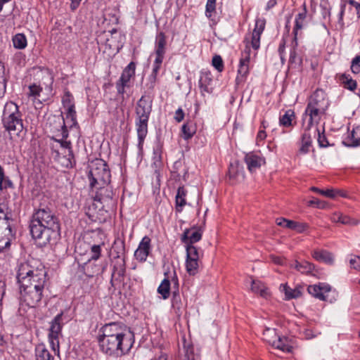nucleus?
<instances>
[{"mask_svg":"<svg viewBox=\"0 0 360 360\" xmlns=\"http://www.w3.org/2000/svg\"><path fill=\"white\" fill-rule=\"evenodd\" d=\"M184 352L185 355V360H194V352L193 350V347L191 346H184Z\"/></svg>","mask_w":360,"mask_h":360,"instance_id":"58","label":"nucleus"},{"mask_svg":"<svg viewBox=\"0 0 360 360\" xmlns=\"http://www.w3.org/2000/svg\"><path fill=\"white\" fill-rule=\"evenodd\" d=\"M251 290L254 293L259 294L264 298H267L270 295L269 289L259 281H252Z\"/></svg>","mask_w":360,"mask_h":360,"instance_id":"31","label":"nucleus"},{"mask_svg":"<svg viewBox=\"0 0 360 360\" xmlns=\"http://www.w3.org/2000/svg\"><path fill=\"white\" fill-rule=\"evenodd\" d=\"M325 110L311 108L307 105L304 113L303 115V126L306 128V131H311L313 126L317 125L322 116L326 114Z\"/></svg>","mask_w":360,"mask_h":360,"instance_id":"9","label":"nucleus"},{"mask_svg":"<svg viewBox=\"0 0 360 360\" xmlns=\"http://www.w3.org/2000/svg\"><path fill=\"white\" fill-rule=\"evenodd\" d=\"M279 335L277 334L276 329L266 328L263 331V338L265 341L273 345L274 342L278 339Z\"/></svg>","mask_w":360,"mask_h":360,"instance_id":"41","label":"nucleus"},{"mask_svg":"<svg viewBox=\"0 0 360 360\" xmlns=\"http://www.w3.org/2000/svg\"><path fill=\"white\" fill-rule=\"evenodd\" d=\"M308 292L313 297L322 300H328V294L331 292V286L326 283L310 285L307 288Z\"/></svg>","mask_w":360,"mask_h":360,"instance_id":"12","label":"nucleus"},{"mask_svg":"<svg viewBox=\"0 0 360 360\" xmlns=\"http://www.w3.org/2000/svg\"><path fill=\"white\" fill-rule=\"evenodd\" d=\"M294 117V112L289 110L285 112L279 119L281 125L290 127L292 124V118Z\"/></svg>","mask_w":360,"mask_h":360,"instance_id":"45","label":"nucleus"},{"mask_svg":"<svg viewBox=\"0 0 360 360\" xmlns=\"http://www.w3.org/2000/svg\"><path fill=\"white\" fill-rule=\"evenodd\" d=\"M101 248L100 245H94L91 247V257L89 260H97L101 256Z\"/></svg>","mask_w":360,"mask_h":360,"instance_id":"51","label":"nucleus"},{"mask_svg":"<svg viewBox=\"0 0 360 360\" xmlns=\"http://www.w3.org/2000/svg\"><path fill=\"white\" fill-rule=\"evenodd\" d=\"M16 279L20 286V305L37 307L44 296L47 272L44 266L34 259L20 262L16 267ZM22 307L19 312L22 314Z\"/></svg>","mask_w":360,"mask_h":360,"instance_id":"1","label":"nucleus"},{"mask_svg":"<svg viewBox=\"0 0 360 360\" xmlns=\"http://www.w3.org/2000/svg\"><path fill=\"white\" fill-rule=\"evenodd\" d=\"M313 134L315 135L318 134L317 141L320 147H327L328 146V141L323 133H321L320 130L315 127L314 129Z\"/></svg>","mask_w":360,"mask_h":360,"instance_id":"48","label":"nucleus"},{"mask_svg":"<svg viewBox=\"0 0 360 360\" xmlns=\"http://www.w3.org/2000/svg\"><path fill=\"white\" fill-rule=\"evenodd\" d=\"M350 68L354 74L360 73V55L355 56L352 60Z\"/></svg>","mask_w":360,"mask_h":360,"instance_id":"50","label":"nucleus"},{"mask_svg":"<svg viewBox=\"0 0 360 360\" xmlns=\"http://www.w3.org/2000/svg\"><path fill=\"white\" fill-rule=\"evenodd\" d=\"M63 312L58 314L51 322V326L48 336L59 337L63 328Z\"/></svg>","mask_w":360,"mask_h":360,"instance_id":"25","label":"nucleus"},{"mask_svg":"<svg viewBox=\"0 0 360 360\" xmlns=\"http://www.w3.org/2000/svg\"><path fill=\"white\" fill-rule=\"evenodd\" d=\"M266 20L264 18L257 19L250 41L248 38H245L244 40L245 47L241 53V58L239 61L238 75L236 78L237 85L244 83L246 80L250 72V46L255 51L259 49L260 38L264 30Z\"/></svg>","mask_w":360,"mask_h":360,"instance_id":"4","label":"nucleus"},{"mask_svg":"<svg viewBox=\"0 0 360 360\" xmlns=\"http://www.w3.org/2000/svg\"><path fill=\"white\" fill-rule=\"evenodd\" d=\"M197 130L196 124L193 121H187L181 127L182 137L184 140L191 139Z\"/></svg>","mask_w":360,"mask_h":360,"instance_id":"30","label":"nucleus"},{"mask_svg":"<svg viewBox=\"0 0 360 360\" xmlns=\"http://www.w3.org/2000/svg\"><path fill=\"white\" fill-rule=\"evenodd\" d=\"M13 43L15 48L23 49L27 46V39L23 34H17L13 37Z\"/></svg>","mask_w":360,"mask_h":360,"instance_id":"43","label":"nucleus"},{"mask_svg":"<svg viewBox=\"0 0 360 360\" xmlns=\"http://www.w3.org/2000/svg\"><path fill=\"white\" fill-rule=\"evenodd\" d=\"M167 39L163 32L157 34L155 41L154 53L155 56L165 58L166 53Z\"/></svg>","mask_w":360,"mask_h":360,"instance_id":"19","label":"nucleus"},{"mask_svg":"<svg viewBox=\"0 0 360 360\" xmlns=\"http://www.w3.org/2000/svg\"><path fill=\"white\" fill-rule=\"evenodd\" d=\"M152 98L149 96H142L137 101L136 105V118L149 120L152 111Z\"/></svg>","mask_w":360,"mask_h":360,"instance_id":"10","label":"nucleus"},{"mask_svg":"<svg viewBox=\"0 0 360 360\" xmlns=\"http://www.w3.org/2000/svg\"><path fill=\"white\" fill-rule=\"evenodd\" d=\"M216 0H207L206 4L205 14L206 16L210 18L212 13L215 11Z\"/></svg>","mask_w":360,"mask_h":360,"instance_id":"52","label":"nucleus"},{"mask_svg":"<svg viewBox=\"0 0 360 360\" xmlns=\"http://www.w3.org/2000/svg\"><path fill=\"white\" fill-rule=\"evenodd\" d=\"M184 110L181 108H179L175 112L174 120L177 122H180L184 120Z\"/></svg>","mask_w":360,"mask_h":360,"instance_id":"64","label":"nucleus"},{"mask_svg":"<svg viewBox=\"0 0 360 360\" xmlns=\"http://www.w3.org/2000/svg\"><path fill=\"white\" fill-rule=\"evenodd\" d=\"M97 340L101 350L110 356L127 354L134 343V335L130 329L120 322H110L99 330Z\"/></svg>","mask_w":360,"mask_h":360,"instance_id":"2","label":"nucleus"},{"mask_svg":"<svg viewBox=\"0 0 360 360\" xmlns=\"http://www.w3.org/2000/svg\"><path fill=\"white\" fill-rule=\"evenodd\" d=\"M302 135V145L299 149V153L301 154H307L309 151V148L311 145V138L310 131H306Z\"/></svg>","mask_w":360,"mask_h":360,"instance_id":"35","label":"nucleus"},{"mask_svg":"<svg viewBox=\"0 0 360 360\" xmlns=\"http://www.w3.org/2000/svg\"><path fill=\"white\" fill-rule=\"evenodd\" d=\"M29 227L30 234L38 246L56 244L60 238L59 219L49 207L37 210L32 214Z\"/></svg>","mask_w":360,"mask_h":360,"instance_id":"3","label":"nucleus"},{"mask_svg":"<svg viewBox=\"0 0 360 360\" xmlns=\"http://www.w3.org/2000/svg\"><path fill=\"white\" fill-rule=\"evenodd\" d=\"M200 261L186 259V269L190 276H195L198 273Z\"/></svg>","mask_w":360,"mask_h":360,"instance_id":"40","label":"nucleus"},{"mask_svg":"<svg viewBox=\"0 0 360 360\" xmlns=\"http://www.w3.org/2000/svg\"><path fill=\"white\" fill-rule=\"evenodd\" d=\"M129 86V84H124L122 82H120L119 81H117L116 82V89H117V91L119 94H121V95H124V94L125 93V87H127Z\"/></svg>","mask_w":360,"mask_h":360,"instance_id":"61","label":"nucleus"},{"mask_svg":"<svg viewBox=\"0 0 360 360\" xmlns=\"http://www.w3.org/2000/svg\"><path fill=\"white\" fill-rule=\"evenodd\" d=\"M311 190L330 198H335L338 196L346 197V195L342 191L339 190H321L316 187H312Z\"/></svg>","mask_w":360,"mask_h":360,"instance_id":"39","label":"nucleus"},{"mask_svg":"<svg viewBox=\"0 0 360 360\" xmlns=\"http://www.w3.org/2000/svg\"><path fill=\"white\" fill-rule=\"evenodd\" d=\"M51 150L56 153V158L58 162L65 168H72L75 165V160L72 150H70L67 154L65 151L63 153V155H60V153L58 149H55V146H51Z\"/></svg>","mask_w":360,"mask_h":360,"instance_id":"15","label":"nucleus"},{"mask_svg":"<svg viewBox=\"0 0 360 360\" xmlns=\"http://www.w3.org/2000/svg\"><path fill=\"white\" fill-rule=\"evenodd\" d=\"M186 193L187 191L184 186H181L178 188L175 198L176 210L177 212H181L183 207L186 205Z\"/></svg>","mask_w":360,"mask_h":360,"instance_id":"32","label":"nucleus"},{"mask_svg":"<svg viewBox=\"0 0 360 360\" xmlns=\"http://www.w3.org/2000/svg\"><path fill=\"white\" fill-rule=\"evenodd\" d=\"M163 300H167L170 295V281L167 278H164L157 290Z\"/></svg>","mask_w":360,"mask_h":360,"instance_id":"36","label":"nucleus"},{"mask_svg":"<svg viewBox=\"0 0 360 360\" xmlns=\"http://www.w3.org/2000/svg\"><path fill=\"white\" fill-rule=\"evenodd\" d=\"M62 102L64 107L75 105L73 103V97L68 91L65 94Z\"/></svg>","mask_w":360,"mask_h":360,"instance_id":"57","label":"nucleus"},{"mask_svg":"<svg viewBox=\"0 0 360 360\" xmlns=\"http://www.w3.org/2000/svg\"><path fill=\"white\" fill-rule=\"evenodd\" d=\"M150 238L144 236L140 242L138 248L134 252V257L140 262H145L150 250Z\"/></svg>","mask_w":360,"mask_h":360,"instance_id":"16","label":"nucleus"},{"mask_svg":"<svg viewBox=\"0 0 360 360\" xmlns=\"http://www.w3.org/2000/svg\"><path fill=\"white\" fill-rule=\"evenodd\" d=\"M342 82L344 87L350 91H354L356 89L357 83L355 80L352 79L349 75H342Z\"/></svg>","mask_w":360,"mask_h":360,"instance_id":"47","label":"nucleus"},{"mask_svg":"<svg viewBox=\"0 0 360 360\" xmlns=\"http://www.w3.org/2000/svg\"><path fill=\"white\" fill-rule=\"evenodd\" d=\"M330 105L326 93L321 89L316 90L311 96L307 106L326 111Z\"/></svg>","mask_w":360,"mask_h":360,"instance_id":"11","label":"nucleus"},{"mask_svg":"<svg viewBox=\"0 0 360 360\" xmlns=\"http://www.w3.org/2000/svg\"><path fill=\"white\" fill-rule=\"evenodd\" d=\"M307 8H306V6L304 4L302 11L299 13L295 18V26H294L293 31H292V33L294 35L293 41L295 42V46L298 45V43H297L298 31L302 30L305 25V20L307 18Z\"/></svg>","mask_w":360,"mask_h":360,"instance_id":"18","label":"nucleus"},{"mask_svg":"<svg viewBox=\"0 0 360 360\" xmlns=\"http://www.w3.org/2000/svg\"><path fill=\"white\" fill-rule=\"evenodd\" d=\"M180 297H179V292L178 290H174L172 292V306L177 307L179 308V303H180Z\"/></svg>","mask_w":360,"mask_h":360,"instance_id":"60","label":"nucleus"},{"mask_svg":"<svg viewBox=\"0 0 360 360\" xmlns=\"http://www.w3.org/2000/svg\"><path fill=\"white\" fill-rule=\"evenodd\" d=\"M89 179L90 186L110 184V172L106 162L101 159H96L89 166Z\"/></svg>","mask_w":360,"mask_h":360,"instance_id":"6","label":"nucleus"},{"mask_svg":"<svg viewBox=\"0 0 360 360\" xmlns=\"http://www.w3.org/2000/svg\"><path fill=\"white\" fill-rule=\"evenodd\" d=\"M12 214L8 206L0 203V252L8 249L15 239V231L13 229Z\"/></svg>","mask_w":360,"mask_h":360,"instance_id":"5","label":"nucleus"},{"mask_svg":"<svg viewBox=\"0 0 360 360\" xmlns=\"http://www.w3.org/2000/svg\"><path fill=\"white\" fill-rule=\"evenodd\" d=\"M13 186L11 180L5 176L4 169L0 165V190L2 191L8 188H12Z\"/></svg>","mask_w":360,"mask_h":360,"instance_id":"44","label":"nucleus"},{"mask_svg":"<svg viewBox=\"0 0 360 360\" xmlns=\"http://www.w3.org/2000/svg\"><path fill=\"white\" fill-rule=\"evenodd\" d=\"M309 205L319 208H323L325 207L324 202L317 198H314L309 201Z\"/></svg>","mask_w":360,"mask_h":360,"instance_id":"63","label":"nucleus"},{"mask_svg":"<svg viewBox=\"0 0 360 360\" xmlns=\"http://www.w3.org/2000/svg\"><path fill=\"white\" fill-rule=\"evenodd\" d=\"M135 70L136 63L134 62H130L122 71L118 81L129 84L131 78L135 75Z\"/></svg>","mask_w":360,"mask_h":360,"instance_id":"29","label":"nucleus"},{"mask_svg":"<svg viewBox=\"0 0 360 360\" xmlns=\"http://www.w3.org/2000/svg\"><path fill=\"white\" fill-rule=\"evenodd\" d=\"M112 254L114 258L117 261L114 264L112 274V279L115 278L116 280L122 281L124 279L126 268H125V245L123 240H115L112 247Z\"/></svg>","mask_w":360,"mask_h":360,"instance_id":"7","label":"nucleus"},{"mask_svg":"<svg viewBox=\"0 0 360 360\" xmlns=\"http://www.w3.org/2000/svg\"><path fill=\"white\" fill-rule=\"evenodd\" d=\"M245 162L247 164L248 170L250 172H253L265 163V160L263 157L254 153H249L245 156Z\"/></svg>","mask_w":360,"mask_h":360,"instance_id":"17","label":"nucleus"},{"mask_svg":"<svg viewBox=\"0 0 360 360\" xmlns=\"http://www.w3.org/2000/svg\"><path fill=\"white\" fill-rule=\"evenodd\" d=\"M311 255L316 261L326 264H331L334 261L333 255L325 250H315L312 252Z\"/></svg>","mask_w":360,"mask_h":360,"instance_id":"26","label":"nucleus"},{"mask_svg":"<svg viewBox=\"0 0 360 360\" xmlns=\"http://www.w3.org/2000/svg\"><path fill=\"white\" fill-rule=\"evenodd\" d=\"M290 267L295 269L297 271L303 274L314 275V265L306 260H295L290 264Z\"/></svg>","mask_w":360,"mask_h":360,"instance_id":"21","label":"nucleus"},{"mask_svg":"<svg viewBox=\"0 0 360 360\" xmlns=\"http://www.w3.org/2000/svg\"><path fill=\"white\" fill-rule=\"evenodd\" d=\"M148 119L136 118L135 124L139 139V145L142 146L148 134Z\"/></svg>","mask_w":360,"mask_h":360,"instance_id":"22","label":"nucleus"},{"mask_svg":"<svg viewBox=\"0 0 360 360\" xmlns=\"http://www.w3.org/2000/svg\"><path fill=\"white\" fill-rule=\"evenodd\" d=\"M342 143L348 147L360 146V126L354 127L349 132Z\"/></svg>","mask_w":360,"mask_h":360,"instance_id":"23","label":"nucleus"},{"mask_svg":"<svg viewBox=\"0 0 360 360\" xmlns=\"http://www.w3.org/2000/svg\"><path fill=\"white\" fill-rule=\"evenodd\" d=\"M186 259H194L200 261L202 257V251L200 252L199 249L193 245H186Z\"/></svg>","mask_w":360,"mask_h":360,"instance_id":"37","label":"nucleus"},{"mask_svg":"<svg viewBox=\"0 0 360 360\" xmlns=\"http://www.w3.org/2000/svg\"><path fill=\"white\" fill-rule=\"evenodd\" d=\"M22 116L18 106L13 101L6 103L2 115V122L11 118L14 119Z\"/></svg>","mask_w":360,"mask_h":360,"instance_id":"20","label":"nucleus"},{"mask_svg":"<svg viewBox=\"0 0 360 360\" xmlns=\"http://www.w3.org/2000/svg\"><path fill=\"white\" fill-rule=\"evenodd\" d=\"M272 346L285 352H290L292 349V347L289 345L288 340L285 337L279 336L278 339L274 342Z\"/></svg>","mask_w":360,"mask_h":360,"instance_id":"38","label":"nucleus"},{"mask_svg":"<svg viewBox=\"0 0 360 360\" xmlns=\"http://www.w3.org/2000/svg\"><path fill=\"white\" fill-rule=\"evenodd\" d=\"M212 81V79L210 72H201L199 84H206L210 85Z\"/></svg>","mask_w":360,"mask_h":360,"instance_id":"56","label":"nucleus"},{"mask_svg":"<svg viewBox=\"0 0 360 360\" xmlns=\"http://www.w3.org/2000/svg\"><path fill=\"white\" fill-rule=\"evenodd\" d=\"M49 344L55 353L59 352V337L48 336Z\"/></svg>","mask_w":360,"mask_h":360,"instance_id":"55","label":"nucleus"},{"mask_svg":"<svg viewBox=\"0 0 360 360\" xmlns=\"http://www.w3.org/2000/svg\"><path fill=\"white\" fill-rule=\"evenodd\" d=\"M229 178L236 182L243 181L245 179V173L243 167L238 162L231 163L230 165L229 172Z\"/></svg>","mask_w":360,"mask_h":360,"instance_id":"24","label":"nucleus"},{"mask_svg":"<svg viewBox=\"0 0 360 360\" xmlns=\"http://www.w3.org/2000/svg\"><path fill=\"white\" fill-rule=\"evenodd\" d=\"M352 268L360 271V257L356 256L349 260Z\"/></svg>","mask_w":360,"mask_h":360,"instance_id":"59","label":"nucleus"},{"mask_svg":"<svg viewBox=\"0 0 360 360\" xmlns=\"http://www.w3.org/2000/svg\"><path fill=\"white\" fill-rule=\"evenodd\" d=\"M164 58L155 56V60L153 64V70L150 75L149 76V79L150 81L151 88H153L155 84L157 81V76L159 72V70L161 68L162 63L163 62Z\"/></svg>","mask_w":360,"mask_h":360,"instance_id":"33","label":"nucleus"},{"mask_svg":"<svg viewBox=\"0 0 360 360\" xmlns=\"http://www.w3.org/2000/svg\"><path fill=\"white\" fill-rule=\"evenodd\" d=\"M67 110L66 119H70L75 124L76 122V111L75 110V105L64 107Z\"/></svg>","mask_w":360,"mask_h":360,"instance_id":"53","label":"nucleus"},{"mask_svg":"<svg viewBox=\"0 0 360 360\" xmlns=\"http://www.w3.org/2000/svg\"><path fill=\"white\" fill-rule=\"evenodd\" d=\"M212 65L219 72H221L224 69V64L222 58L220 56H214L212 58Z\"/></svg>","mask_w":360,"mask_h":360,"instance_id":"54","label":"nucleus"},{"mask_svg":"<svg viewBox=\"0 0 360 360\" xmlns=\"http://www.w3.org/2000/svg\"><path fill=\"white\" fill-rule=\"evenodd\" d=\"M331 220L335 223H341L345 225H357L359 224L358 220L352 219L341 212L333 213L331 216Z\"/></svg>","mask_w":360,"mask_h":360,"instance_id":"28","label":"nucleus"},{"mask_svg":"<svg viewBox=\"0 0 360 360\" xmlns=\"http://www.w3.org/2000/svg\"><path fill=\"white\" fill-rule=\"evenodd\" d=\"M266 131L264 129L259 130L256 138L257 144L259 146L261 142H262L266 139Z\"/></svg>","mask_w":360,"mask_h":360,"instance_id":"62","label":"nucleus"},{"mask_svg":"<svg viewBox=\"0 0 360 360\" xmlns=\"http://www.w3.org/2000/svg\"><path fill=\"white\" fill-rule=\"evenodd\" d=\"M53 140L55 143H52V146H55V149H58V146H59L61 150H68V153H69L70 150H72L71 147V142L70 141L67 140H63V139H57L53 138Z\"/></svg>","mask_w":360,"mask_h":360,"instance_id":"46","label":"nucleus"},{"mask_svg":"<svg viewBox=\"0 0 360 360\" xmlns=\"http://www.w3.org/2000/svg\"><path fill=\"white\" fill-rule=\"evenodd\" d=\"M281 288H283V291L284 292L287 300L297 298L302 295V286H297L292 289L287 284H281Z\"/></svg>","mask_w":360,"mask_h":360,"instance_id":"34","label":"nucleus"},{"mask_svg":"<svg viewBox=\"0 0 360 360\" xmlns=\"http://www.w3.org/2000/svg\"><path fill=\"white\" fill-rule=\"evenodd\" d=\"M42 91V87L36 84H33L29 86V92L27 93L29 96L37 97L39 96L40 93Z\"/></svg>","mask_w":360,"mask_h":360,"instance_id":"49","label":"nucleus"},{"mask_svg":"<svg viewBox=\"0 0 360 360\" xmlns=\"http://www.w3.org/2000/svg\"><path fill=\"white\" fill-rule=\"evenodd\" d=\"M2 124L6 131H8L11 136L15 134L20 136L24 129L22 116H19L14 119L11 118L9 120H6L2 122Z\"/></svg>","mask_w":360,"mask_h":360,"instance_id":"13","label":"nucleus"},{"mask_svg":"<svg viewBox=\"0 0 360 360\" xmlns=\"http://www.w3.org/2000/svg\"><path fill=\"white\" fill-rule=\"evenodd\" d=\"M94 200L101 205V209L105 212L112 211L117 205L113 188L110 184L100 185L97 188Z\"/></svg>","mask_w":360,"mask_h":360,"instance_id":"8","label":"nucleus"},{"mask_svg":"<svg viewBox=\"0 0 360 360\" xmlns=\"http://www.w3.org/2000/svg\"><path fill=\"white\" fill-rule=\"evenodd\" d=\"M286 224V228L294 230L300 233L304 232L308 229L307 224L300 223L292 220H289Z\"/></svg>","mask_w":360,"mask_h":360,"instance_id":"42","label":"nucleus"},{"mask_svg":"<svg viewBox=\"0 0 360 360\" xmlns=\"http://www.w3.org/2000/svg\"><path fill=\"white\" fill-rule=\"evenodd\" d=\"M202 231L197 227L186 229L181 236V240L186 245H193V243L201 240Z\"/></svg>","mask_w":360,"mask_h":360,"instance_id":"14","label":"nucleus"},{"mask_svg":"<svg viewBox=\"0 0 360 360\" xmlns=\"http://www.w3.org/2000/svg\"><path fill=\"white\" fill-rule=\"evenodd\" d=\"M35 358L36 360H54L53 356L43 343L35 347Z\"/></svg>","mask_w":360,"mask_h":360,"instance_id":"27","label":"nucleus"}]
</instances>
